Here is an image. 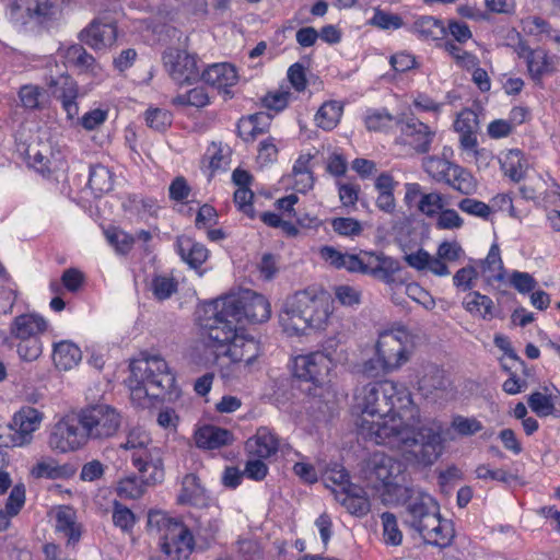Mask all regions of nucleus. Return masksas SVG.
<instances>
[{
	"label": "nucleus",
	"mask_w": 560,
	"mask_h": 560,
	"mask_svg": "<svg viewBox=\"0 0 560 560\" xmlns=\"http://www.w3.org/2000/svg\"><path fill=\"white\" fill-rule=\"evenodd\" d=\"M361 410L360 428L376 444L398 451L413 465L431 466L444 448L443 424L436 419L421 420L411 405V396L393 381L369 383L355 393Z\"/></svg>",
	"instance_id": "f257e3e1"
},
{
	"label": "nucleus",
	"mask_w": 560,
	"mask_h": 560,
	"mask_svg": "<svg viewBox=\"0 0 560 560\" xmlns=\"http://www.w3.org/2000/svg\"><path fill=\"white\" fill-rule=\"evenodd\" d=\"M268 300L256 292L244 291L206 303L199 311L198 320L213 342H226L235 337L243 319L264 323L270 318Z\"/></svg>",
	"instance_id": "f03ea898"
},
{
	"label": "nucleus",
	"mask_w": 560,
	"mask_h": 560,
	"mask_svg": "<svg viewBox=\"0 0 560 560\" xmlns=\"http://www.w3.org/2000/svg\"><path fill=\"white\" fill-rule=\"evenodd\" d=\"M127 383L131 399L140 406L165 395L171 399L176 394L175 376L158 354L141 353L140 358L132 360Z\"/></svg>",
	"instance_id": "7ed1b4c3"
},
{
	"label": "nucleus",
	"mask_w": 560,
	"mask_h": 560,
	"mask_svg": "<svg viewBox=\"0 0 560 560\" xmlns=\"http://www.w3.org/2000/svg\"><path fill=\"white\" fill-rule=\"evenodd\" d=\"M331 315V302L325 293L299 291L287 298L279 313V324L289 335L310 329H325Z\"/></svg>",
	"instance_id": "20e7f679"
},
{
	"label": "nucleus",
	"mask_w": 560,
	"mask_h": 560,
	"mask_svg": "<svg viewBox=\"0 0 560 560\" xmlns=\"http://www.w3.org/2000/svg\"><path fill=\"white\" fill-rule=\"evenodd\" d=\"M148 532L160 540L161 550L167 560H187L195 546L194 534L177 518L163 511L151 510L148 514Z\"/></svg>",
	"instance_id": "39448f33"
},
{
	"label": "nucleus",
	"mask_w": 560,
	"mask_h": 560,
	"mask_svg": "<svg viewBox=\"0 0 560 560\" xmlns=\"http://www.w3.org/2000/svg\"><path fill=\"white\" fill-rule=\"evenodd\" d=\"M404 471L405 465L400 460L376 452L360 464L359 475L366 487L398 494L404 488L400 486Z\"/></svg>",
	"instance_id": "423d86ee"
},
{
	"label": "nucleus",
	"mask_w": 560,
	"mask_h": 560,
	"mask_svg": "<svg viewBox=\"0 0 560 560\" xmlns=\"http://www.w3.org/2000/svg\"><path fill=\"white\" fill-rule=\"evenodd\" d=\"M122 415L105 404L92 405L79 413V423L88 440L103 442L116 436L122 424Z\"/></svg>",
	"instance_id": "0eeeda50"
},
{
	"label": "nucleus",
	"mask_w": 560,
	"mask_h": 560,
	"mask_svg": "<svg viewBox=\"0 0 560 560\" xmlns=\"http://www.w3.org/2000/svg\"><path fill=\"white\" fill-rule=\"evenodd\" d=\"M332 365L329 353L315 351L294 359L293 375L301 381L312 383L315 387H320L329 381Z\"/></svg>",
	"instance_id": "6e6552de"
},
{
	"label": "nucleus",
	"mask_w": 560,
	"mask_h": 560,
	"mask_svg": "<svg viewBox=\"0 0 560 560\" xmlns=\"http://www.w3.org/2000/svg\"><path fill=\"white\" fill-rule=\"evenodd\" d=\"M43 413L33 407H23L14 413L9 424V441L5 446H24L32 442L33 433L38 430Z\"/></svg>",
	"instance_id": "1a4fd4ad"
},
{
	"label": "nucleus",
	"mask_w": 560,
	"mask_h": 560,
	"mask_svg": "<svg viewBox=\"0 0 560 560\" xmlns=\"http://www.w3.org/2000/svg\"><path fill=\"white\" fill-rule=\"evenodd\" d=\"M164 66L171 78L178 84H192L200 79L196 57L177 48H168L163 55Z\"/></svg>",
	"instance_id": "9d476101"
},
{
	"label": "nucleus",
	"mask_w": 560,
	"mask_h": 560,
	"mask_svg": "<svg viewBox=\"0 0 560 560\" xmlns=\"http://www.w3.org/2000/svg\"><path fill=\"white\" fill-rule=\"evenodd\" d=\"M88 442L85 431L81 428L79 419L66 418L58 421L49 435V446L60 453L75 451Z\"/></svg>",
	"instance_id": "9b49d317"
},
{
	"label": "nucleus",
	"mask_w": 560,
	"mask_h": 560,
	"mask_svg": "<svg viewBox=\"0 0 560 560\" xmlns=\"http://www.w3.org/2000/svg\"><path fill=\"white\" fill-rule=\"evenodd\" d=\"M398 495L404 497V505L408 514L407 523L415 528L427 517L430 511L438 510V503L428 493L415 488L404 487Z\"/></svg>",
	"instance_id": "f8f14e48"
},
{
	"label": "nucleus",
	"mask_w": 560,
	"mask_h": 560,
	"mask_svg": "<svg viewBox=\"0 0 560 560\" xmlns=\"http://www.w3.org/2000/svg\"><path fill=\"white\" fill-rule=\"evenodd\" d=\"M132 463L139 471L142 483L154 485L164 478L163 460L158 447L144 450L132 455Z\"/></svg>",
	"instance_id": "ddd939ff"
},
{
	"label": "nucleus",
	"mask_w": 560,
	"mask_h": 560,
	"mask_svg": "<svg viewBox=\"0 0 560 560\" xmlns=\"http://www.w3.org/2000/svg\"><path fill=\"white\" fill-rule=\"evenodd\" d=\"M322 257L336 268H345L349 272L366 275L372 258V252H360L359 254L341 253L334 247L325 246L320 249Z\"/></svg>",
	"instance_id": "4468645a"
},
{
	"label": "nucleus",
	"mask_w": 560,
	"mask_h": 560,
	"mask_svg": "<svg viewBox=\"0 0 560 560\" xmlns=\"http://www.w3.org/2000/svg\"><path fill=\"white\" fill-rule=\"evenodd\" d=\"M81 40L95 49H102L115 43L117 30L107 18H96L80 34Z\"/></svg>",
	"instance_id": "2eb2a0df"
},
{
	"label": "nucleus",
	"mask_w": 560,
	"mask_h": 560,
	"mask_svg": "<svg viewBox=\"0 0 560 560\" xmlns=\"http://www.w3.org/2000/svg\"><path fill=\"white\" fill-rule=\"evenodd\" d=\"M376 354L392 370L398 369L408 360L404 342L393 331H385L380 335L376 343Z\"/></svg>",
	"instance_id": "dca6fc26"
},
{
	"label": "nucleus",
	"mask_w": 560,
	"mask_h": 560,
	"mask_svg": "<svg viewBox=\"0 0 560 560\" xmlns=\"http://www.w3.org/2000/svg\"><path fill=\"white\" fill-rule=\"evenodd\" d=\"M51 94L61 102L62 108L68 119H73L79 115L77 98L79 96V86L77 82L68 75H60L58 79H51L48 83Z\"/></svg>",
	"instance_id": "f3484780"
},
{
	"label": "nucleus",
	"mask_w": 560,
	"mask_h": 560,
	"mask_svg": "<svg viewBox=\"0 0 560 560\" xmlns=\"http://www.w3.org/2000/svg\"><path fill=\"white\" fill-rule=\"evenodd\" d=\"M236 330L235 337L226 342H217L219 346H228L225 354L238 368L242 363L245 366L250 365L259 354V345L254 338H246Z\"/></svg>",
	"instance_id": "a211bd4d"
},
{
	"label": "nucleus",
	"mask_w": 560,
	"mask_h": 560,
	"mask_svg": "<svg viewBox=\"0 0 560 560\" xmlns=\"http://www.w3.org/2000/svg\"><path fill=\"white\" fill-rule=\"evenodd\" d=\"M399 126L401 135L408 139V144L416 152L424 154L430 151L435 132L428 125L417 118H409L399 122Z\"/></svg>",
	"instance_id": "6ab92c4d"
},
{
	"label": "nucleus",
	"mask_w": 560,
	"mask_h": 560,
	"mask_svg": "<svg viewBox=\"0 0 560 560\" xmlns=\"http://www.w3.org/2000/svg\"><path fill=\"white\" fill-rule=\"evenodd\" d=\"M334 494L336 500L352 515L363 516L370 511V501L359 486L348 485L345 490H334Z\"/></svg>",
	"instance_id": "aec40b11"
},
{
	"label": "nucleus",
	"mask_w": 560,
	"mask_h": 560,
	"mask_svg": "<svg viewBox=\"0 0 560 560\" xmlns=\"http://www.w3.org/2000/svg\"><path fill=\"white\" fill-rule=\"evenodd\" d=\"M246 450L254 457L267 459L279 451V439L268 428L261 427L247 440Z\"/></svg>",
	"instance_id": "412c9836"
},
{
	"label": "nucleus",
	"mask_w": 560,
	"mask_h": 560,
	"mask_svg": "<svg viewBox=\"0 0 560 560\" xmlns=\"http://www.w3.org/2000/svg\"><path fill=\"white\" fill-rule=\"evenodd\" d=\"M195 443L199 448L215 450L233 443L234 436L231 431L215 425H203L194 435Z\"/></svg>",
	"instance_id": "4be33fe9"
},
{
	"label": "nucleus",
	"mask_w": 560,
	"mask_h": 560,
	"mask_svg": "<svg viewBox=\"0 0 560 560\" xmlns=\"http://www.w3.org/2000/svg\"><path fill=\"white\" fill-rule=\"evenodd\" d=\"M47 329V322L35 314H22L16 316L11 326L10 334L15 339L40 337Z\"/></svg>",
	"instance_id": "5701e85b"
},
{
	"label": "nucleus",
	"mask_w": 560,
	"mask_h": 560,
	"mask_svg": "<svg viewBox=\"0 0 560 560\" xmlns=\"http://www.w3.org/2000/svg\"><path fill=\"white\" fill-rule=\"evenodd\" d=\"M366 275L387 283H396L395 273L400 270V264L384 254L373 253Z\"/></svg>",
	"instance_id": "b1692460"
},
{
	"label": "nucleus",
	"mask_w": 560,
	"mask_h": 560,
	"mask_svg": "<svg viewBox=\"0 0 560 560\" xmlns=\"http://www.w3.org/2000/svg\"><path fill=\"white\" fill-rule=\"evenodd\" d=\"M176 246L182 259L191 268L200 267L208 259L209 252L206 246L188 236H178Z\"/></svg>",
	"instance_id": "393cba45"
},
{
	"label": "nucleus",
	"mask_w": 560,
	"mask_h": 560,
	"mask_svg": "<svg viewBox=\"0 0 560 560\" xmlns=\"http://www.w3.org/2000/svg\"><path fill=\"white\" fill-rule=\"evenodd\" d=\"M527 62V69L535 82H540L545 75H549L556 70V62L552 57L542 49L528 50L523 55Z\"/></svg>",
	"instance_id": "a878e982"
},
{
	"label": "nucleus",
	"mask_w": 560,
	"mask_h": 560,
	"mask_svg": "<svg viewBox=\"0 0 560 560\" xmlns=\"http://www.w3.org/2000/svg\"><path fill=\"white\" fill-rule=\"evenodd\" d=\"M59 0H15L12 10H24L27 15H35L40 21L56 16L59 11Z\"/></svg>",
	"instance_id": "bb28decb"
},
{
	"label": "nucleus",
	"mask_w": 560,
	"mask_h": 560,
	"mask_svg": "<svg viewBox=\"0 0 560 560\" xmlns=\"http://www.w3.org/2000/svg\"><path fill=\"white\" fill-rule=\"evenodd\" d=\"M202 80L219 89L232 86L237 82L235 68L230 63H214L208 67L200 75Z\"/></svg>",
	"instance_id": "cd10ccee"
},
{
	"label": "nucleus",
	"mask_w": 560,
	"mask_h": 560,
	"mask_svg": "<svg viewBox=\"0 0 560 560\" xmlns=\"http://www.w3.org/2000/svg\"><path fill=\"white\" fill-rule=\"evenodd\" d=\"M82 358L78 346L71 341H60L54 346L52 360L59 370L68 371L75 366Z\"/></svg>",
	"instance_id": "c85d7f7f"
},
{
	"label": "nucleus",
	"mask_w": 560,
	"mask_h": 560,
	"mask_svg": "<svg viewBox=\"0 0 560 560\" xmlns=\"http://www.w3.org/2000/svg\"><path fill=\"white\" fill-rule=\"evenodd\" d=\"M528 406L539 417L560 416V396L535 392L528 397Z\"/></svg>",
	"instance_id": "c756f323"
},
{
	"label": "nucleus",
	"mask_w": 560,
	"mask_h": 560,
	"mask_svg": "<svg viewBox=\"0 0 560 560\" xmlns=\"http://www.w3.org/2000/svg\"><path fill=\"white\" fill-rule=\"evenodd\" d=\"M501 170L513 182H520L524 178L527 162L520 150H510L499 160Z\"/></svg>",
	"instance_id": "7c9ffc66"
},
{
	"label": "nucleus",
	"mask_w": 560,
	"mask_h": 560,
	"mask_svg": "<svg viewBox=\"0 0 560 560\" xmlns=\"http://www.w3.org/2000/svg\"><path fill=\"white\" fill-rule=\"evenodd\" d=\"M270 120L271 116L265 113H256L247 119H241L237 125L238 135L244 140H248V137L254 139L257 135L266 132Z\"/></svg>",
	"instance_id": "2f4dec72"
},
{
	"label": "nucleus",
	"mask_w": 560,
	"mask_h": 560,
	"mask_svg": "<svg viewBox=\"0 0 560 560\" xmlns=\"http://www.w3.org/2000/svg\"><path fill=\"white\" fill-rule=\"evenodd\" d=\"M343 106L337 101L325 102L315 115L316 125L324 130H332L340 121Z\"/></svg>",
	"instance_id": "473e14b6"
},
{
	"label": "nucleus",
	"mask_w": 560,
	"mask_h": 560,
	"mask_svg": "<svg viewBox=\"0 0 560 560\" xmlns=\"http://www.w3.org/2000/svg\"><path fill=\"white\" fill-rule=\"evenodd\" d=\"M442 518L440 517L439 509L430 511L427 517L422 520L420 524L418 523L415 529L420 533L422 538L428 544L439 547H445V539L447 538V536H444V539L440 537L438 539L436 534H433V530L440 526Z\"/></svg>",
	"instance_id": "72a5a7b5"
},
{
	"label": "nucleus",
	"mask_w": 560,
	"mask_h": 560,
	"mask_svg": "<svg viewBox=\"0 0 560 560\" xmlns=\"http://www.w3.org/2000/svg\"><path fill=\"white\" fill-rule=\"evenodd\" d=\"M63 58L69 66L75 67L80 71H93L96 65L94 57L79 44L68 47Z\"/></svg>",
	"instance_id": "f704fd0d"
},
{
	"label": "nucleus",
	"mask_w": 560,
	"mask_h": 560,
	"mask_svg": "<svg viewBox=\"0 0 560 560\" xmlns=\"http://www.w3.org/2000/svg\"><path fill=\"white\" fill-rule=\"evenodd\" d=\"M482 273L488 281H501L503 279V262L498 244H492L486 259L481 262Z\"/></svg>",
	"instance_id": "c9c22d12"
},
{
	"label": "nucleus",
	"mask_w": 560,
	"mask_h": 560,
	"mask_svg": "<svg viewBox=\"0 0 560 560\" xmlns=\"http://www.w3.org/2000/svg\"><path fill=\"white\" fill-rule=\"evenodd\" d=\"M415 32L423 39L436 40L443 37L445 28L441 21L433 16H421L413 23Z\"/></svg>",
	"instance_id": "e433bc0d"
},
{
	"label": "nucleus",
	"mask_w": 560,
	"mask_h": 560,
	"mask_svg": "<svg viewBox=\"0 0 560 560\" xmlns=\"http://www.w3.org/2000/svg\"><path fill=\"white\" fill-rule=\"evenodd\" d=\"M444 183L464 195H469L476 189V183L471 174L458 165L453 166L450 171L448 180Z\"/></svg>",
	"instance_id": "4c0bfd02"
},
{
	"label": "nucleus",
	"mask_w": 560,
	"mask_h": 560,
	"mask_svg": "<svg viewBox=\"0 0 560 560\" xmlns=\"http://www.w3.org/2000/svg\"><path fill=\"white\" fill-rule=\"evenodd\" d=\"M89 186L95 195H102L112 190L113 178L109 170L101 164L91 166Z\"/></svg>",
	"instance_id": "58836bf2"
},
{
	"label": "nucleus",
	"mask_w": 560,
	"mask_h": 560,
	"mask_svg": "<svg viewBox=\"0 0 560 560\" xmlns=\"http://www.w3.org/2000/svg\"><path fill=\"white\" fill-rule=\"evenodd\" d=\"M56 529L68 538V544H75L81 537L80 527L73 520L71 510H61L56 516Z\"/></svg>",
	"instance_id": "ea45409f"
},
{
	"label": "nucleus",
	"mask_w": 560,
	"mask_h": 560,
	"mask_svg": "<svg viewBox=\"0 0 560 560\" xmlns=\"http://www.w3.org/2000/svg\"><path fill=\"white\" fill-rule=\"evenodd\" d=\"M455 164L435 156H427L422 161L424 171L436 182L448 180L450 171Z\"/></svg>",
	"instance_id": "a19ab883"
},
{
	"label": "nucleus",
	"mask_w": 560,
	"mask_h": 560,
	"mask_svg": "<svg viewBox=\"0 0 560 560\" xmlns=\"http://www.w3.org/2000/svg\"><path fill=\"white\" fill-rule=\"evenodd\" d=\"M260 558V548L257 541L253 539H238L235 552L231 557L220 558L219 560H256Z\"/></svg>",
	"instance_id": "79ce46f5"
},
{
	"label": "nucleus",
	"mask_w": 560,
	"mask_h": 560,
	"mask_svg": "<svg viewBox=\"0 0 560 560\" xmlns=\"http://www.w3.org/2000/svg\"><path fill=\"white\" fill-rule=\"evenodd\" d=\"M383 524V538L385 544L398 546L402 541V533L400 532L397 518L393 513L385 512L381 515Z\"/></svg>",
	"instance_id": "37998d69"
},
{
	"label": "nucleus",
	"mask_w": 560,
	"mask_h": 560,
	"mask_svg": "<svg viewBox=\"0 0 560 560\" xmlns=\"http://www.w3.org/2000/svg\"><path fill=\"white\" fill-rule=\"evenodd\" d=\"M464 306L468 312L479 314L485 318L487 315H491L492 301L487 295L472 292L465 298Z\"/></svg>",
	"instance_id": "c03bdc74"
},
{
	"label": "nucleus",
	"mask_w": 560,
	"mask_h": 560,
	"mask_svg": "<svg viewBox=\"0 0 560 560\" xmlns=\"http://www.w3.org/2000/svg\"><path fill=\"white\" fill-rule=\"evenodd\" d=\"M18 353L19 357L27 362L37 360L43 351V346L39 337L19 339Z\"/></svg>",
	"instance_id": "a18cd8bd"
},
{
	"label": "nucleus",
	"mask_w": 560,
	"mask_h": 560,
	"mask_svg": "<svg viewBox=\"0 0 560 560\" xmlns=\"http://www.w3.org/2000/svg\"><path fill=\"white\" fill-rule=\"evenodd\" d=\"M209 103V96L203 88H195L173 100L174 105L203 107Z\"/></svg>",
	"instance_id": "49530a36"
},
{
	"label": "nucleus",
	"mask_w": 560,
	"mask_h": 560,
	"mask_svg": "<svg viewBox=\"0 0 560 560\" xmlns=\"http://www.w3.org/2000/svg\"><path fill=\"white\" fill-rule=\"evenodd\" d=\"M194 530L198 538L205 542H210L219 532V524L217 520L206 515H200L196 518Z\"/></svg>",
	"instance_id": "de8ad7c7"
},
{
	"label": "nucleus",
	"mask_w": 560,
	"mask_h": 560,
	"mask_svg": "<svg viewBox=\"0 0 560 560\" xmlns=\"http://www.w3.org/2000/svg\"><path fill=\"white\" fill-rule=\"evenodd\" d=\"M444 208L443 197L439 192H429L418 200L417 209L427 217H434Z\"/></svg>",
	"instance_id": "09e8293b"
},
{
	"label": "nucleus",
	"mask_w": 560,
	"mask_h": 560,
	"mask_svg": "<svg viewBox=\"0 0 560 560\" xmlns=\"http://www.w3.org/2000/svg\"><path fill=\"white\" fill-rule=\"evenodd\" d=\"M43 96V89L33 85L26 84L20 88L19 98L22 106L26 109H39L40 108V97Z\"/></svg>",
	"instance_id": "8fccbe9b"
},
{
	"label": "nucleus",
	"mask_w": 560,
	"mask_h": 560,
	"mask_svg": "<svg viewBox=\"0 0 560 560\" xmlns=\"http://www.w3.org/2000/svg\"><path fill=\"white\" fill-rule=\"evenodd\" d=\"M150 438L148 433L140 428H132L128 431L126 442L119 445L122 450H135L137 453H141L148 448Z\"/></svg>",
	"instance_id": "3c124183"
},
{
	"label": "nucleus",
	"mask_w": 560,
	"mask_h": 560,
	"mask_svg": "<svg viewBox=\"0 0 560 560\" xmlns=\"http://www.w3.org/2000/svg\"><path fill=\"white\" fill-rule=\"evenodd\" d=\"M147 125L155 131H164L172 124V114L166 109L150 108L145 112Z\"/></svg>",
	"instance_id": "603ef678"
},
{
	"label": "nucleus",
	"mask_w": 560,
	"mask_h": 560,
	"mask_svg": "<svg viewBox=\"0 0 560 560\" xmlns=\"http://www.w3.org/2000/svg\"><path fill=\"white\" fill-rule=\"evenodd\" d=\"M369 23L381 30H397L402 26V19L398 14L375 9L374 15Z\"/></svg>",
	"instance_id": "864d4df0"
},
{
	"label": "nucleus",
	"mask_w": 560,
	"mask_h": 560,
	"mask_svg": "<svg viewBox=\"0 0 560 560\" xmlns=\"http://www.w3.org/2000/svg\"><path fill=\"white\" fill-rule=\"evenodd\" d=\"M152 291L158 300H166L177 291V282L171 277L156 276L152 280Z\"/></svg>",
	"instance_id": "5fc2aeb1"
},
{
	"label": "nucleus",
	"mask_w": 560,
	"mask_h": 560,
	"mask_svg": "<svg viewBox=\"0 0 560 560\" xmlns=\"http://www.w3.org/2000/svg\"><path fill=\"white\" fill-rule=\"evenodd\" d=\"M332 230L342 236H358L362 232V224L353 218H334L331 220Z\"/></svg>",
	"instance_id": "6e6d98bb"
},
{
	"label": "nucleus",
	"mask_w": 560,
	"mask_h": 560,
	"mask_svg": "<svg viewBox=\"0 0 560 560\" xmlns=\"http://www.w3.org/2000/svg\"><path fill=\"white\" fill-rule=\"evenodd\" d=\"M452 428L462 436L474 435L481 431L482 424L475 418H466L463 416L454 417Z\"/></svg>",
	"instance_id": "4d7b16f0"
},
{
	"label": "nucleus",
	"mask_w": 560,
	"mask_h": 560,
	"mask_svg": "<svg viewBox=\"0 0 560 560\" xmlns=\"http://www.w3.org/2000/svg\"><path fill=\"white\" fill-rule=\"evenodd\" d=\"M25 502V487L23 483L15 485L5 503V513L9 516L16 515Z\"/></svg>",
	"instance_id": "13d9d810"
},
{
	"label": "nucleus",
	"mask_w": 560,
	"mask_h": 560,
	"mask_svg": "<svg viewBox=\"0 0 560 560\" xmlns=\"http://www.w3.org/2000/svg\"><path fill=\"white\" fill-rule=\"evenodd\" d=\"M405 293L421 304L425 310L431 311L435 307V301L430 293L423 290L416 283H410L405 287Z\"/></svg>",
	"instance_id": "bf43d9fd"
},
{
	"label": "nucleus",
	"mask_w": 560,
	"mask_h": 560,
	"mask_svg": "<svg viewBox=\"0 0 560 560\" xmlns=\"http://www.w3.org/2000/svg\"><path fill=\"white\" fill-rule=\"evenodd\" d=\"M144 486L145 483H142V480H138V477H127L122 480H120L118 490L119 493L130 498V499H138L140 498L144 492Z\"/></svg>",
	"instance_id": "052dcab7"
},
{
	"label": "nucleus",
	"mask_w": 560,
	"mask_h": 560,
	"mask_svg": "<svg viewBox=\"0 0 560 560\" xmlns=\"http://www.w3.org/2000/svg\"><path fill=\"white\" fill-rule=\"evenodd\" d=\"M458 208L468 214L482 219H487L491 213V208L487 203L470 198L462 199L458 203Z\"/></svg>",
	"instance_id": "680f3d73"
},
{
	"label": "nucleus",
	"mask_w": 560,
	"mask_h": 560,
	"mask_svg": "<svg viewBox=\"0 0 560 560\" xmlns=\"http://www.w3.org/2000/svg\"><path fill=\"white\" fill-rule=\"evenodd\" d=\"M324 479L326 482L336 485L339 488L338 490H345V488H348V485H352L347 470L337 464L326 469Z\"/></svg>",
	"instance_id": "e2e57ef3"
},
{
	"label": "nucleus",
	"mask_w": 560,
	"mask_h": 560,
	"mask_svg": "<svg viewBox=\"0 0 560 560\" xmlns=\"http://www.w3.org/2000/svg\"><path fill=\"white\" fill-rule=\"evenodd\" d=\"M106 237L108 242L115 246L116 250L120 254L128 253L132 244L135 242V237L122 232V231H113V232H106Z\"/></svg>",
	"instance_id": "0e129e2a"
},
{
	"label": "nucleus",
	"mask_w": 560,
	"mask_h": 560,
	"mask_svg": "<svg viewBox=\"0 0 560 560\" xmlns=\"http://www.w3.org/2000/svg\"><path fill=\"white\" fill-rule=\"evenodd\" d=\"M254 192L248 187L237 188L234 192V201L238 206L240 210L248 215L249 218L255 217L253 208Z\"/></svg>",
	"instance_id": "69168bd1"
},
{
	"label": "nucleus",
	"mask_w": 560,
	"mask_h": 560,
	"mask_svg": "<svg viewBox=\"0 0 560 560\" xmlns=\"http://www.w3.org/2000/svg\"><path fill=\"white\" fill-rule=\"evenodd\" d=\"M464 221L454 209H442L436 220V226L442 230L462 228Z\"/></svg>",
	"instance_id": "338daca9"
},
{
	"label": "nucleus",
	"mask_w": 560,
	"mask_h": 560,
	"mask_svg": "<svg viewBox=\"0 0 560 560\" xmlns=\"http://www.w3.org/2000/svg\"><path fill=\"white\" fill-rule=\"evenodd\" d=\"M290 95L289 91L269 92L262 97V104L268 109L280 112L287 107Z\"/></svg>",
	"instance_id": "774afa93"
}]
</instances>
